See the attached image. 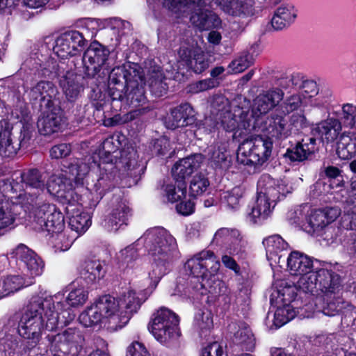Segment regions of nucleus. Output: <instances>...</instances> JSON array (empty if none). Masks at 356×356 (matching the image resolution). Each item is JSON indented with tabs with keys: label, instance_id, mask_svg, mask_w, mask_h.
I'll return each instance as SVG.
<instances>
[{
	"label": "nucleus",
	"instance_id": "29",
	"mask_svg": "<svg viewBox=\"0 0 356 356\" xmlns=\"http://www.w3.org/2000/svg\"><path fill=\"white\" fill-rule=\"evenodd\" d=\"M277 200L257 196L251 211L247 216L248 220L253 225H263L273 214Z\"/></svg>",
	"mask_w": 356,
	"mask_h": 356
},
{
	"label": "nucleus",
	"instance_id": "40",
	"mask_svg": "<svg viewBox=\"0 0 356 356\" xmlns=\"http://www.w3.org/2000/svg\"><path fill=\"white\" fill-rule=\"evenodd\" d=\"M11 115L13 118L18 120L22 125L21 133L23 137L21 143L29 141L33 130V121L27 105L24 102H19L12 110Z\"/></svg>",
	"mask_w": 356,
	"mask_h": 356
},
{
	"label": "nucleus",
	"instance_id": "5",
	"mask_svg": "<svg viewBox=\"0 0 356 356\" xmlns=\"http://www.w3.org/2000/svg\"><path fill=\"white\" fill-rule=\"evenodd\" d=\"M184 266L192 276L181 295L187 298L200 295L206 296V302H214L223 287L218 274L220 263L216 255L211 250H203L188 259Z\"/></svg>",
	"mask_w": 356,
	"mask_h": 356
},
{
	"label": "nucleus",
	"instance_id": "46",
	"mask_svg": "<svg viewBox=\"0 0 356 356\" xmlns=\"http://www.w3.org/2000/svg\"><path fill=\"white\" fill-rule=\"evenodd\" d=\"M239 232L236 229L221 227L215 232L211 245L219 247L223 251L233 239L237 238Z\"/></svg>",
	"mask_w": 356,
	"mask_h": 356
},
{
	"label": "nucleus",
	"instance_id": "64",
	"mask_svg": "<svg viewBox=\"0 0 356 356\" xmlns=\"http://www.w3.org/2000/svg\"><path fill=\"white\" fill-rule=\"evenodd\" d=\"M126 356H150V355L142 343L134 341L127 347Z\"/></svg>",
	"mask_w": 356,
	"mask_h": 356
},
{
	"label": "nucleus",
	"instance_id": "61",
	"mask_svg": "<svg viewBox=\"0 0 356 356\" xmlns=\"http://www.w3.org/2000/svg\"><path fill=\"white\" fill-rule=\"evenodd\" d=\"M71 145L67 143H60L53 146L50 149V156L59 159L69 156L71 153Z\"/></svg>",
	"mask_w": 356,
	"mask_h": 356
},
{
	"label": "nucleus",
	"instance_id": "35",
	"mask_svg": "<svg viewBox=\"0 0 356 356\" xmlns=\"http://www.w3.org/2000/svg\"><path fill=\"white\" fill-rule=\"evenodd\" d=\"M339 120L329 118L316 124L312 132L317 134L323 144L332 143L339 137L341 131Z\"/></svg>",
	"mask_w": 356,
	"mask_h": 356
},
{
	"label": "nucleus",
	"instance_id": "9",
	"mask_svg": "<svg viewBox=\"0 0 356 356\" xmlns=\"http://www.w3.org/2000/svg\"><path fill=\"white\" fill-rule=\"evenodd\" d=\"M10 256L15 259L19 273L0 277V299L32 284L33 279L40 276L44 268L41 257L24 244L20 243L12 248Z\"/></svg>",
	"mask_w": 356,
	"mask_h": 356
},
{
	"label": "nucleus",
	"instance_id": "41",
	"mask_svg": "<svg viewBox=\"0 0 356 356\" xmlns=\"http://www.w3.org/2000/svg\"><path fill=\"white\" fill-rule=\"evenodd\" d=\"M126 137L120 133H115L106 138L102 144L101 162L113 163V158H117L118 156H113L119 148L125 143Z\"/></svg>",
	"mask_w": 356,
	"mask_h": 356
},
{
	"label": "nucleus",
	"instance_id": "39",
	"mask_svg": "<svg viewBox=\"0 0 356 356\" xmlns=\"http://www.w3.org/2000/svg\"><path fill=\"white\" fill-rule=\"evenodd\" d=\"M227 145L225 143H216L208 148V157L210 164L216 170H227L232 160L227 153Z\"/></svg>",
	"mask_w": 356,
	"mask_h": 356
},
{
	"label": "nucleus",
	"instance_id": "57",
	"mask_svg": "<svg viewBox=\"0 0 356 356\" xmlns=\"http://www.w3.org/2000/svg\"><path fill=\"white\" fill-rule=\"evenodd\" d=\"M252 63V58L248 54H243L234 60H232L229 66V72L233 74H237L243 72Z\"/></svg>",
	"mask_w": 356,
	"mask_h": 356
},
{
	"label": "nucleus",
	"instance_id": "16",
	"mask_svg": "<svg viewBox=\"0 0 356 356\" xmlns=\"http://www.w3.org/2000/svg\"><path fill=\"white\" fill-rule=\"evenodd\" d=\"M273 141L270 138L256 136L244 140L237 150V161L243 165H262L270 158Z\"/></svg>",
	"mask_w": 356,
	"mask_h": 356
},
{
	"label": "nucleus",
	"instance_id": "18",
	"mask_svg": "<svg viewBox=\"0 0 356 356\" xmlns=\"http://www.w3.org/2000/svg\"><path fill=\"white\" fill-rule=\"evenodd\" d=\"M140 67L136 63H126L114 67L108 76V94L112 102L122 99V90L128 84V79L140 78Z\"/></svg>",
	"mask_w": 356,
	"mask_h": 356
},
{
	"label": "nucleus",
	"instance_id": "6",
	"mask_svg": "<svg viewBox=\"0 0 356 356\" xmlns=\"http://www.w3.org/2000/svg\"><path fill=\"white\" fill-rule=\"evenodd\" d=\"M62 171L67 177V169L62 165V168L56 170L49 181L45 182L46 176L37 169H29L24 172H16L13 174V181L10 184L11 194L3 197L0 202H8L12 204L15 212L14 223L19 214L18 207H20L25 212L27 221L31 220V214L37 207L49 202L39 199V193L43 191L51 177L57 172ZM70 179V177H69Z\"/></svg>",
	"mask_w": 356,
	"mask_h": 356
},
{
	"label": "nucleus",
	"instance_id": "44",
	"mask_svg": "<svg viewBox=\"0 0 356 356\" xmlns=\"http://www.w3.org/2000/svg\"><path fill=\"white\" fill-rule=\"evenodd\" d=\"M337 153L341 159H349L356 155V135L343 133L337 143Z\"/></svg>",
	"mask_w": 356,
	"mask_h": 356
},
{
	"label": "nucleus",
	"instance_id": "32",
	"mask_svg": "<svg viewBox=\"0 0 356 356\" xmlns=\"http://www.w3.org/2000/svg\"><path fill=\"white\" fill-rule=\"evenodd\" d=\"M263 245L270 266L275 264L281 266V264L284 262L282 259L283 253L288 248V243L280 235L274 234L265 238L263 240Z\"/></svg>",
	"mask_w": 356,
	"mask_h": 356
},
{
	"label": "nucleus",
	"instance_id": "24",
	"mask_svg": "<svg viewBox=\"0 0 356 356\" xmlns=\"http://www.w3.org/2000/svg\"><path fill=\"white\" fill-rule=\"evenodd\" d=\"M131 210L125 200H115L111 204L110 211L104 220V227L109 232H116L127 225Z\"/></svg>",
	"mask_w": 356,
	"mask_h": 356
},
{
	"label": "nucleus",
	"instance_id": "3",
	"mask_svg": "<svg viewBox=\"0 0 356 356\" xmlns=\"http://www.w3.org/2000/svg\"><path fill=\"white\" fill-rule=\"evenodd\" d=\"M63 165L67 169L70 181L73 179L77 186H86L96 204L115 186V170L122 175H132V171L140 165L137 151L129 146L120 152V157L115 163L101 162L89 166L79 159H73L70 163L65 161Z\"/></svg>",
	"mask_w": 356,
	"mask_h": 356
},
{
	"label": "nucleus",
	"instance_id": "58",
	"mask_svg": "<svg viewBox=\"0 0 356 356\" xmlns=\"http://www.w3.org/2000/svg\"><path fill=\"white\" fill-rule=\"evenodd\" d=\"M209 186L208 179L203 175H197L191 181L190 191L192 195H199L205 192Z\"/></svg>",
	"mask_w": 356,
	"mask_h": 356
},
{
	"label": "nucleus",
	"instance_id": "45",
	"mask_svg": "<svg viewBox=\"0 0 356 356\" xmlns=\"http://www.w3.org/2000/svg\"><path fill=\"white\" fill-rule=\"evenodd\" d=\"M213 314L209 309L197 311L194 317L193 327L200 337H207L213 327Z\"/></svg>",
	"mask_w": 356,
	"mask_h": 356
},
{
	"label": "nucleus",
	"instance_id": "11",
	"mask_svg": "<svg viewBox=\"0 0 356 356\" xmlns=\"http://www.w3.org/2000/svg\"><path fill=\"white\" fill-rule=\"evenodd\" d=\"M48 191L66 204L65 212L69 219V226L80 236L85 233L91 225L90 215L84 212L79 203L80 196L72 188L70 179L62 171H57L48 184Z\"/></svg>",
	"mask_w": 356,
	"mask_h": 356
},
{
	"label": "nucleus",
	"instance_id": "56",
	"mask_svg": "<svg viewBox=\"0 0 356 356\" xmlns=\"http://www.w3.org/2000/svg\"><path fill=\"white\" fill-rule=\"evenodd\" d=\"M53 51L58 57L65 59L76 56L72 50L69 43L60 35L55 40Z\"/></svg>",
	"mask_w": 356,
	"mask_h": 356
},
{
	"label": "nucleus",
	"instance_id": "37",
	"mask_svg": "<svg viewBox=\"0 0 356 356\" xmlns=\"http://www.w3.org/2000/svg\"><path fill=\"white\" fill-rule=\"evenodd\" d=\"M195 111L188 103L179 105L173 108L170 116L166 121V127L169 129H176L192 124L194 121Z\"/></svg>",
	"mask_w": 356,
	"mask_h": 356
},
{
	"label": "nucleus",
	"instance_id": "13",
	"mask_svg": "<svg viewBox=\"0 0 356 356\" xmlns=\"http://www.w3.org/2000/svg\"><path fill=\"white\" fill-rule=\"evenodd\" d=\"M287 268L291 275H298L296 287L305 293L323 284L334 273L327 264L298 251L291 252L287 257Z\"/></svg>",
	"mask_w": 356,
	"mask_h": 356
},
{
	"label": "nucleus",
	"instance_id": "34",
	"mask_svg": "<svg viewBox=\"0 0 356 356\" xmlns=\"http://www.w3.org/2000/svg\"><path fill=\"white\" fill-rule=\"evenodd\" d=\"M59 84L70 102H74L83 91V77L72 71H67L62 76Z\"/></svg>",
	"mask_w": 356,
	"mask_h": 356
},
{
	"label": "nucleus",
	"instance_id": "63",
	"mask_svg": "<svg viewBox=\"0 0 356 356\" xmlns=\"http://www.w3.org/2000/svg\"><path fill=\"white\" fill-rule=\"evenodd\" d=\"M200 356H225L223 347L218 342H213L204 346Z\"/></svg>",
	"mask_w": 356,
	"mask_h": 356
},
{
	"label": "nucleus",
	"instance_id": "4",
	"mask_svg": "<svg viewBox=\"0 0 356 356\" xmlns=\"http://www.w3.org/2000/svg\"><path fill=\"white\" fill-rule=\"evenodd\" d=\"M155 289L152 287L150 280L149 286L138 293L128 289L118 298L110 295L101 296L80 314L79 321L86 327L99 325L116 331L128 323L131 315L138 312Z\"/></svg>",
	"mask_w": 356,
	"mask_h": 356
},
{
	"label": "nucleus",
	"instance_id": "43",
	"mask_svg": "<svg viewBox=\"0 0 356 356\" xmlns=\"http://www.w3.org/2000/svg\"><path fill=\"white\" fill-rule=\"evenodd\" d=\"M296 16L297 10L292 4L282 5L275 12L272 26L276 30H281L293 23Z\"/></svg>",
	"mask_w": 356,
	"mask_h": 356
},
{
	"label": "nucleus",
	"instance_id": "36",
	"mask_svg": "<svg viewBox=\"0 0 356 356\" xmlns=\"http://www.w3.org/2000/svg\"><path fill=\"white\" fill-rule=\"evenodd\" d=\"M284 92L278 88H273L259 94L254 100V109L260 114H266L283 99Z\"/></svg>",
	"mask_w": 356,
	"mask_h": 356
},
{
	"label": "nucleus",
	"instance_id": "25",
	"mask_svg": "<svg viewBox=\"0 0 356 356\" xmlns=\"http://www.w3.org/2000/svg\"><path fill=\"white\" fill-rule=\"evenodd\" d=\"M341 215V209L337 207H325L312 210L307 218V223L313 232L320 234L329 225L334 222Z\"/></svg>",
	"mask_w": 356,
	"mask_h": 356
},
{
	"label": "nucleus",
	"instance_id": "55",
	"mask_svg": "<svg viewBox=\"0 0 356 356\" xmlns=\"http://www.w3.org/2000/svg\"><path fill=\"white\" fill-rule=\"evenodd\" d=\"M218 84L219 82L215 79L208 78L191 83L188 86L187 90L188 92L196 94L214 88Z\"/></svg>",
	"mask_w": 356,
	"mask_h": 356
},
{
	"label": "nucleus",
	"instance_id": "51",
	"mask_svg": "<svg viewBox=\"0 0 356 356\" xmlns=\"http://www.w3.org/2000/svg\"><path fill=\"white\" fill-rule=\"evenodd\" d=\"M341 124L344 127L356 129V106L353 104H344L339 113Z\"/></svg>",
	"mask_w": 356,
	"mask_h": 356
},
{
	"label": "nucleus",
	"instance_id": "59",
	"mask_svg": "<svg viewBox=\"0 0 356 356\" xmlns=\"http://www.w3.org/2000/svg\"><path fill=\"white\" fill-rule=\"evenodd\" d=\"M318 89L316 83L312 80H306L302 82L301 89L298 92L302 97H307L309 104L316 106L313 98L318 94Z\"/></svg>",
	"mask_w": 356,
	"mask_h": 356
},
{
	"label": "nucleus",
	"instance_id": "23",
	"mask_svg": "<svg viewBox=\"0 0 356 356\" xmlns=\"http://www.w3.org/2000/svg\"><path fill=\"white\" fill-rule=\"evenodd\" d=\"M225 14L246 23L256 14L254 0H213Z\"/></svg>",
	"mask_w": 356,
	"mask_h": 356
},
{
	"label": "nucleus",
	"instance_id": "7",
	"mask_svg": "<svg viewBox=\"0 0 356 356\" xmlns=\"http://www.w3.org/2000/svg\"><path fill=\"white\" fill-rule=\"evenodd\" d=\"M212 108L211 115L204 119L199 128L208 134L213 131L218 124L225 131L232 133L234 140L259 129L257 124L260 119H254L248 109L238 106L235 102L229 104L223 97L215 98Z\"/></svg>",
	"mask_w": 356,
	"mask_h": 356
},
{
	"label": "nucleus",
	"instance_id": "26",
	"mask_svg": "<svg viewBox=\"0 0 356 356\" xmlns=\"http://www.w3.org/2000/svg\"><path fill=\"white\" fill-rule=\"evenodd\" d=\"M291 191L292 188H289L282 181L275 180L267 174L262 175L257 181V196L279 201L281 196Z\"/></svg>",
	"mask_w": 356,
	"mask_h": 356
},
{
	"label": "nucleus",
	"instance_id": "33",
	"mask_svg": "<svg viewBox=\"0 0 356 356\" xmlns=\"http://www.w3.org/2000/svg\"><path fill=\"white\" fill-rule=\"evenodd\" d=\"M228 329L234 332L233 343L242 350L252 351L255 347V338L251 329L244 323H232Z\"/></svg>",
	"mask_w": 356,
	"mask_h": 356
},
{
	"label": "nucleus",
	"instance_id": "21",
	"mask_svg": "<svg viewBox=\"0 0 356 356\" xmlns=\"http://www.w3.org/2000/svg\"><path fill=\"white\" fill-rule=\"evenodd\" d=\"M22 69L38 77H54L57 75L58 64L48 54L35 52L22 63Z\"/></svg>",
	"mask_w": 356,
	"mask_h": 356
},
{
	"label": "nucleus",
	"instance_id": "54",
	"mask_svg": "<svg viewBox=\"0 0 356 356\" xmlns=\"http://www.w3.org/2000/svg\"><path fill=\"white\" fill-rule=\"evenodd\" d=\"M309 210L308 207L300 206L288 212V220L291 224H294L298 226H304L307 222V218H308Z\"/></svg>",
	"mask_w": 356,
	"mask_h": 356
},
{
	"label": "nucleus",
	"instance_id": "27",
	"mask_svg": "<svg viewBox=\"0 0 356 356\" xmlns=\"http://www.w3.org/2000/svg\"><path fill=\"white\" fill-rule=\"evenodd\" d=\"M26 92L31 101L40 102L41 109L56 106L55 100L58 92L52 82L39 81Z\"/></svg>",
	"mask_w": 356,
	"mask_h": 356
},
{
	"label": "nucleus",
	"instance_id": "42",
	"mask_svg": "<svg viewBox=\"0 0 356 356\" xmlns=\"http://www.w3.org/2000/svg\"><path fill=\"white\" fill-rule=\"evenodd\" d=\"M244 195L245 189L241 186L222 191L220 193V204L229 211H236L242 206Z\"/></svg>",
	"mask_w": 356,
	"mask_h": 356
},
{
	"label": "nucleus",
	"instance_id": "15",
	"mask_svg": "<svg viewBox=\"0 0 356 356\" xmlns=\"http://www.w3.org/2000/svg\"><path fill=\"white\" fill-rule=\"evenodd\" d=\"M179 325L178 316L172 310L162 307L153 313L148 329L156 341L168 345L180 337Z\"/></svg>",
	"mask_w": 356,
	"mask_h": 356
},
{
	"label": "nucleus",
	"instance_id": "17",
	"mask_svg": "<svg viewBox=\"0 0 356 356\" xmlns=\"http://www.w3.org/2000/svg\"><path fill=\"white\" fill-rule=\"evenodd\" d=\"M272 305L277 307L274 314L273 325L279 328L294 318L297 314L301 315V308L296 310L298 301L293 297V289L291 287L274 291L270 296Z\"/></svg>",
	"mask_w": 356,
	"mask_h": 356
},
{
	"label": "nucleus",
	"instance_id": "48",
	"mask_svg": "<svg viewBox=\"0 0 356 356\" xmlns=\"http://www.w3.org/2000/svg\"><path fill=\"white\" fill-rule=\"evenodd\" d=\"M61 36L67 43H69L75 55L79 54L83 49L88 41L82 33L75 30L66 31L62 33Z\"/></svg>",
	"mask_w": 356,
	"mask_h": 356
},
{
	"label": "nucleus",
	"instance_id": "10",
	"mask_svg": "<svg viewBox=\"0 0 356 356\" xmlns=\"http://www.w3.org/2000/svg\"><path fill=\"white\" fill-rule=\"evenodd\" d=\"M326 280L323 285L320 282L316 289L305 293L309 296L310 300L301 307L302 318H312L319 313L334 316L343 309H353L352 305L341 298V277L334 272Z\"/></svg>",
	"mask_w": 356,
	"mask_h": 356
},
{
	"label": "nucleus",
	"instance_id": "20",
	"mask_svg": "<svg viewBox=\"0 0 356 356\" xmlns=\"http://www.w3.org/2000/svg\"><path fill=\"white\" fill-rule=\"evenodd\" d=\"M109 50L97 41L92 42L83 54V63L86 73L89 76H95L102 70V74L108 73L106 61Z\"/></svg>",
	"mask_w": 356,
	"mask_h": 356
},
{
	"label": "nucleus",
	"instance_id": "30",
	"mask_svg": "<svg viewBox=\"0 0 356 356\" xmlns=\"http://www.w3.org/2000/svg\"><path fill=\"white\" fill-rule=\"evenodd\" d=\"M12 124L6 120H0V156L6 158L13 157L20 146H24L26 143H21L23 136L20 133L19 143L15 144L12 138Z\"/></svg>",
	"mask_w": 356,
	"mask_h": 356
},
{
	"label": "nucleus",
	"instance_id": "2",
	"mask_svg": "<svg viewBox=\"0 0 356 356\" xmlns=\"http://www.w3.org/2000/svg\"><path fill=\"white\" fill-rule=\"evenodd\" d=\"M142 248L147 252L151 264L148 277L152 280V287L156 288L161 278L169 272L172 262L179 257L176 239L163 227L150 228L117 254L119 268L127 273L137 270Z\"/></svg>",
	"mask_w": 356,
	"mask_h": 356
},
{
	"label": "nucleus",
	"instance_id": "49",
	"mask_svg": "<svg viewBox=\"0 0 356 356\" xmlns=\"http://www.w3.org/2000/svg\"><path fill=\"white\" fill-rule=\"evenodd\" d=\"M247 244L246 240L239 232L237 238L233 239L227 246H225L223 251L235 256L238 259H244L247 254Z\"/></svg>",
	"mask_w": 356,
	"mask_h": 356
},
{
	"label": "nucleus",
	"instance_id": "1",
	"mask_svg": "<svg viewBox=\"0 0 356 356\" xmlns=\"http://www.w3.org/2000/svg\"><path fill=\"white\" fill-rule=\"evenodd\" d=\"M88 292L78 280L71 282L54 295L40 287L17 314V331L24 339L34 343L33 354L49 356H77L82 348L81 332L69 327L57 334L41 336L44 331H54L59 323H68L75 314L72 308L83 306Z\"/></svg>",
	"mask_w": 356,
	"mask_h": 356
},
{
	"label": "nucleus",
	"instance_id": "53",
	"mask_svg": "<svg viewBox=\"0 0 356 356\" xmlns=\"http://www.w3.org/2000/svg\"><path fill=\"white\" fill-rule=\"evenodd\" d=\"M75 26L85 29L87 31V37L90 38H94L97 31L101 29L99 20L92 18L79 19L76 22Z\"/></svg>",
	"mask_w": 356,
	"mask_h": 356
},
{
	"label": "nucleus",
	"instance_id": "14",
	"mask_svg": "<svg viewBox=\"0 0 356 356\" xmlns=\"http://www.w3.org/2000/svg\"><path fill=\"white\" fill-rule=\"evenodd\" d=\"M205 0H162V6L175 18L191 24L200 31L221 26L220 18L213 12L205 9Z\"/></svg>",
	"mask_w": 356,
	"mask_h": 356
},
{
	"label": "nucleus",
	"instance_id": "47",
	"mask_svg": "<svg viewBox=\"0 0 356 356\" xmlns=\"http://www.w3.org/2000/svg\"><path fill=\"white\" fill-rule=\"evenodd\" d=\"M165 184L163 186V196L166 200L172 203L179 202L186 197V182L175 181Z\"/></svg>",
	"mask_w": 356,
	"mask_h": 356
},
{
	"label": "nucleus",
	"instance_id": "31",
	"mask_svg": "<svg viewBox=\"0 0 356 356\" xmlns=\"http://www.w3.org/2000/svg\"><path fill=\"white\" fill-rule=\"evenodd\" d=\"M203 160L202 154H195L178 161L172 168L175 181L185 182V179L200 166Z\"/></svg>",
	"mask_w": 356,
	"mask_h": 356
},
{
	"label": "nucleus",
	"instance_id": "12",
	"mask_svg": "<svg viewBox=\"0 0 356 356\" xmlns=\"http://www.w3.org/2000/svg\"><path fill=\"white\" fill-rule=\"evenodd\" d=\"M28 225L35 231L51 234V242L56 251L68 250L78 237L63 232L64 216L53 204H43L37 207L32 211Z\"/></svg>",
	"mask_w": 356,
	"mask_h": 356
},
{
	"label": "nucleus",
	"instance_id": "60",
	"mask_svg": "<svg viewBox=\"0 0 356 356\" xmlns=\"http://www.w3.org/2000/svg\"><path fill=\"white\" fill-rule=\"evenodd\" d=\"M284 156L286 159L292 162H302L308 159L302 149L300 148L298 143L295 147L289 148Z\"/></svg>",
	"mask_w": 356,
	"mask_h": 356
},
{
	"label": "nucleus",
	"instance_id": "22",
	"mask_svg": "<svg viewBox=\"0 0 356 356\" xmlns=\"http://www.w3.org/2000/svg\"><path fill=\"white\" fill-rule=\"evenodd\" d=\"M145 73V72L143 70L140 72V78L128 79V84L125 87L126 90L125 92L122 90V99L115 101L117 103L120 102V108L122 106L125 108L127 106L137 108L146 102Z\"/></svg>",
	"mask_w": 356,
	"mask_h": 356
},
{
	"label": "nucleus",
	"instance_id": "28",
	"mask_svg": "<svg viewBox=\"0 0 356 356\" xmlns=\"http://www.w3.org/2000/svg\"><path fill=\"white\" fill-rule=\"evenodd\" d=\"M63 118L59 106L42 108V113L38 121V127L42 135H51L61 128Z\"/></svg>",
	"mask_w": 356,
	"mask_h": 356
},
{
	"label": "nucleus",
	"instance_id": "38",
	"mask_svg": "<svg viewBox=\"0 0 356 356\" xmlns=\"http://www.w3.org/2000/svg\"><path fill=\"white\" fill-rule=\"evenodd\" d=\"M104 266V262L98 259L86 260L79 267V278L87 284L96 283L105 275Z\"/></svg>",
	"mask_w": 356,
	"mask_h": 356
},
{
	"label": "nucleus",
	"instance_id": "50",
	"mask_svg": "<svg viewBox=\"0 0 356 356\" xmlns=\"http://www.w3.org/2000/svg\"><path fill=\"white\" fill-rule=\"evenodd\" d=\"M15 215L12 204L0 202V231L14 227Z\"/></svg>",
	"mask_w": 356,
	"mask_h": 356
},
{
	"label": "nucleus",
	"instance_id": "19",
	"mask_svg": "<svg viewBox=\"0 0 356 356\" xmlns=\"http://www.w3.org/2000/svg\"><path fill=\"white\" fill-rule=\"evenodd\" d=\"M309 126V122L302 113H294L290 119V124L282 115H275L268 120L266 131L271 137L285 138L291 131H298Z\"/></svg>",
	"mask_w": 356,
	"mask_h": 356
},
{
	"label": "nucleus",
	"instance_id": "62",
	"mask_svg": "<svg viewBox=\"0 0 356 356\" xmlns=\"http://www.w3.org/2000/svg\"><path fill=\"white\" fill-rule=\"evenodd\" d=\"M298 143L307 158L314 154L318 149L316 139L314 137L305 136Z\"/></svg>",
	"mask_w": 356,
	"mask_h": 356
},
{
	"label": "nucleus",
	"instance_id": "8",
	"mask_svg": "<svg viewBox=\"0 0 356 356\" xmlns=\"http://www.w3.org/2000/svg\"><path fill=\"white\" fill-rule=\"evenodd\" d=\"M178 56L179 60L176 64L171 65L170 60L165 67L168 73L166 76L163 74L160 67L157 65L151 66L147 71L149 88L156 96H162L165 93L168 87L164 79L166 78L181 81L188 69L200 74L209 67V60L197 43L183 44L178 51Z\"/></svg>",
	"mask_w": 356,
	"mask_h": 356
},
{
	"label": "nucleus",
	"instance_id": "52",
	"mask_svg": "<svg viewBox=\"0 0 356 356\" xmlns=\"http://www.w3.org/2000/svg\"><path fill=\"white\" fill-rule=\"evenodd\" d=\"M309 104L307 97H302L299 93L292 95L288 97L282 106V112L286 115L291 112L298 109L301 106H306Z\"/></svg>",
	"mask_w": 356,
	"mask_h": 356
}]
</instances>
